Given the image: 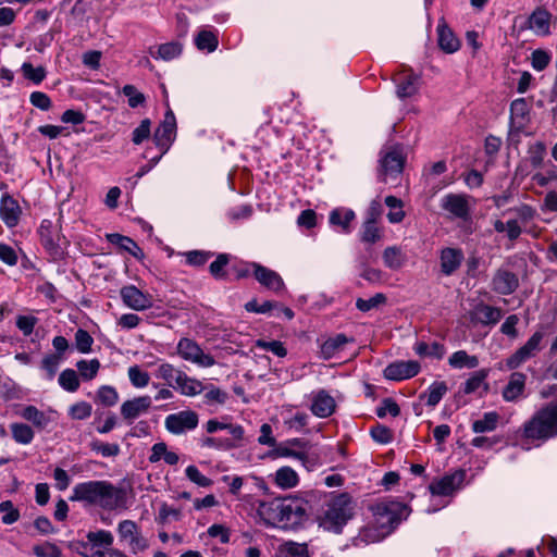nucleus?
<instances>
[{
    "mask_svg": "<svg viewBox=\"0 0 557 557\" xmlns=\"http://www.w3.org/2000/svg\"><path fill=\"white\" fill-rule=\"evenodd\" d=\"M308 503L301 498L287 497L270 503H261L258 513L265 524L271 527L293 528L307 518Z\"/></svg>",
    "mask_w": 557,
    "mask_h": 557,
    "instance_id": "f257e3e1",
    "label": "nucleus"
},
{
    "mask_svg": "<svg viewBox=\"0 0 557 557\" xmlns=\"http://www.w3.org/2000/svg\"><path fill=\"white\" fill-rule=\"evenodd\" d=\"M125 499V492L108 481L78 483L73 487V494L70 497L72 502H83L107 510H113L123 506Z\"/></svg>",
    "mask_w": 557,
    "mask_h": 557,
    "instance_id": "f03ea898",
    "label": "nucleus"
},
{
    "mask_svg": "<svg viewBox=\"0 0 557 557\" xmlns=\"http://www.w3.org/2000/svg\"><path fill=\"white\" fill-rule=\"evenodd\" d=\"M522 436L531 441H547L557 436V403L545 405L524 422Z\"/></svg>",
    "mask_w": 557,
    "mask_h": 557,
    "instance_id": "7ed1b4c3",
    "label": "nucleus"
},
{
    "mask_svg": "<svg viewBox=\"0 0 557 557\" xmlns=\"http://www.w3.org/2000/svg\"><path fill=\"white\" fill-rule=\"evenodd\" d=\"M354 510L355 504L348 493L332 494L320 518V524L326 530L339 533L343 527L352 518Z\"/></svg>",
    "mask_w": 557,
    "mask_h": 557,
    "instance_id": "20e7f679",
    "label": "nucleus"
},
{
    "mask_svg": "<svg viewBox=\"0 0 557 557\" xmlns=\"http://www.w3.org/2000/svg\"><path fill=\"white\" fill-rule=\"evenodd\" d=\"M374 517V527L379 530V536L389 534L407 511V506L393 500L380 502L371 507Z\"/></svg>",
    "mask_w": 557,
    "mask_h": 557,
    "instance_id": "39448f33",
    "label": "nucleus"
},
{
    "mask_svg": "<svg viewBox=\"0 0 557 557\" xmlns=\"http://www.w3.org/2000/svg\"><path fill=\"white\" fill-rule=\"evenodd\" d=\"M60 231V223L47 219L41 222L38 231L42 246L54 260L63 258L69 244Z\"/></svg>",
    "mask_w": 557,
    "mask_h": 557,
    "instance_id": "423d86ee",
    "label": "nucleus"
},
{
    "mask_svg": "<svg viewBox=\"0 0 557 557\" xmlns=\"http://www.w3.org/2000/svg\"><path fill=\"white\" fill-rule=\"evenodd\" d=\"M176 135V119L171 109H169L165 114L162 123L158 126L153 134V141L156 146L161 150L162 154H164L172 143L175 139Z\"/></svg>",
    "mask_w": 557,
    "mask_h": 557,
    "instance_id": "0eeeda50",
    "label": "nucleus"
},
{
    "mask_svg": "<svg viewBox=\"0 0 557 557\" xmlns=\"http://www.w3.org/2000/svg\"><path fill=\"white\" fill-rule=\"evenodd\" d=\"M177 352L184 360L194 362L200 367L208 368L215 363L211 355L205 354L199 345L189 338H182L178 342Z\"/></svg>",
    "mask_w": 557,
    "mask_h": 557,
    "instance_id": "6e6552de",
    "label": "nucleus"
},
{
    "mask_svg": "<svg viewBox=\"0 0 557 557\" xmlns=\"http://www.w3.org/2000/svg\"><path fill=\"white\" fill-rule=\"evenodd\" d=\"M466 478V471L458 469L453 473H448L438 480H434L429 490L433 495L450 496L460 488Z\"/></svg>",
    "mask_w": 557,
    "mask_h": 557,
    "instance_id": "1a4fd4ad",
    "label": "nucleus"
},
{
    "mask_svg": "<svg viewBox=\"0 0 557 557\" xmlns=\"http://www.w3.org/2000/svg\"><path fill=\"white\" fill-rule=\"evenodd\" d=\"M198 414L193 410H184L165 418V429L172 434H182L197 428Z\"/></svg>",
    "mask_w": 557,
    "mask_h": 557,
    "instance_id": "9d476101",
    "label": "nucleus"
},
{
    "mask_svg": "<svg viewBox=\"0 0 557 557\" xmlns=\"http://www.w3.org/2000/svg\"><path fill=\"white\" fill-rule=\"evenodd\" d=\"M380 178L385 182L387 176H396L403 172L405 157L399 148L393 147L382 156Z\"/></svg>",
    "mask_w": 557,
    "mask_h": 557,
    "instance_id": "9b49d317",
    "label": "nucleus"
},
{
    "mask_svg": "<svg viewBox=\"0 0 557 557\" xmlns=\"http://www.w3.org/2000/svg\"><path fill=\"white\" fill-rule=\"evenodd\" d=\"M420 371V363L416 360L395 361L384 369V376L392 381H403L416 376Z\"/></svg>",
    "mask_w": 557,
    "mask_h": 557,
    "instance_id": "f8f14e48",
    "label": "nucleus"
},
{
    "mask_svg": "<svg viewBox=\"0 0 557 557\" xmlns=\"http://www.w3.org/2000/svg\"><path fill=\"white\" fill-rule=\"evenodd\" d=\"M151 397L148 395L126 400L121 406V416L131 424L139 416L147 413L151 408Z\"/></svg>",
    "mask_w": 557,
    "mask_h": 557,
    "instance_id": "ddd939ff",
    "label": "nucleus"
},
{
    "mask_svg": "<svg viewBox=\"0 0 557 557\" xmlns=\"http://www.w3.org/2000/svg\"><path fill=\"white\" fill-rule=\"evenodd\" d=\"M121 297L127 307L137 311L148 309L152 306L151 296L143 293L134 285L122 287Z\"/></svg>",
    "mask_w": 557,
    "mask_h": 557,
    "instance_id": "4468645a",
    "label": "nucleus"
},
{
    "mask_svg": "<svg viewBox=\"0 0 557 557\" xmlns=\"http://www.w3.org/2000/svg\"><path fill=\"white\" fill-rule=\"evenodd\" d=\"M335 399L325 389H320L312 394L310 410L319 418H327L335 411Z\"/></svg>",
    "mask_w": 557,
    "mask_h": 557,
    "instance_id": "2eb2a0df",
    "label": "nucleus"
},
{
    "mask_svg": "<svg viewBox=\"0 0 557 557\" xmlns=\"http://www.w3.org/2000/svg\"><path fill=\"white\" fill-rule=\"evenodd\" d=\"M518 276L505 269L497 270L492 280L493 290L500 295H510L518 288Z\"/></svg>",
    "mask_w": 557,
    "mask_h": 557,
    "instance_id": "dca6fc26",
    "label": "nucleus"
},
{
    "mask_svg": "<svg viewBox=\"0 0 557 557\" xmlns=\"http://www.w3.org/2000/svg\"><path fill=\"white\" fill-rule=\"evenodd\" d=\"M256 280L264 287L278 292L283 289L284 282L282 277L273 270H270L259 263H251Z\"/></svg>",
    "mask_w": 557,
    "mask_h": 557,
    "instance_id": "f3484780",
    "label": "nucleus"
},
{
    "mask_svg": "<svg viewBox=\"0 0 557 557\" xmlns=\"http://www.w3.org/2000/svg\"><path fill=\"white\" fill-rule=\"evenodd\" d=\"M527 375L522 372L510 374L508 383L503 388L502 396L506 401H517L523 396L525 389Z\"/></svg>",
    "mask_w": 557,
    "mask_h": 557,
    "instance_id": "a211bd4d",
    "label": "nucleus"
},
{
    "mask_svg": "<svg viewBox=\"0 0 557 557\" xmlns=\"http://www.w3.org/2000/svg\"><path fill=\"white\" fill-rule=\"evenodd\" d=\"M21 215V208L15 199L11 196H3L0 205V216L9 227L17 225Z\"/></svg>",
    "mask_w": 557,
    "mask_h": 557,
    "instance_id": "6ab92c4d",
    "label": "nucleus"
},
{
    "mask_svg": "<svg viewBox=\"0 0 557 557\" xmlns=\"http://www.w3.org/2000/svg\"><path fill=\"white\" fill-rule=\"evenodd\" d=\"M442 208L457 218H466L469 213L468 201L462 195L449 194L445 196Z\"/></svg>",
    "mask_w": 557,
    "mask_h": 557,
    "instance_id": "aec40b11",
    "label": "nucleus"
},
{
    "mask_svg": "<svg viewBox=\"0 0 557 557\" xmlns=\"http://www.w3.org/2000/svg\"><path fill=\"white\" fill-rule=\"evenodd\" d=\"M462 251L455 248H445L441 252V269L445 275H451L461 264Z\"/></svg>",
    "mask_w": 557,
    "mask_h": 557,
    "instance_id": "412c9836",
    "label": "nucleus"
},
{
    "mask_svg": "<svg viewBox=\"0 0 557 557\" xmlns=\"http://www.w3.org/2000/svg\"><path fill=\"white\" fill-rule=\"evenodd\" d=\"M550 18L552 14L547 10L537 8L528 20L529 27L537 35L546 36L549 34Z\"/></svg>",
    "mask_w": 557,
    "mask_h": 557,
    "instance_id": "4be33fe9",
    "label": "nucleus"
},
{
    "mask_svg": "<svg viewBox=\"0 0 557 557\" xmlns=\"http://www.w3.org/2000/svg\"><path fill=\"white\" fill-rule=\"evenodd\" d=\"M437 36L438 46L444 52L454 53L459 49L460 41L444 22L437 26Z\"/></svg>",
    "mask_w": 557,
    "mask_h": 557,
    "instance_id": "5701e85b",
    "label": "nucleus"
},
{
    "mask_svg": "<svg viewBox=\"0 0 557 557\" xmlns=\"http://www.w3.org/2000/svg\"><path fill=\"white\" fill-rule=\"evenodd\" d=\"M176 388L185 396H196L200 394L205 386L202 383L194 377H189L185 372H181L176 377Z\"/></svg>",
    "mask_w": 557,
    "mask_h": 557,
    "instance_id": "b1692460",
    "label": "nucleus"
},
{
    "mask_svg": "<svg viewBox=\"0 0 557 557\" xmlns=\"http://www.w3.org/2000/svg\"><path fill=\"white\" fill-rule=\"evenodd\" d=\"M350 339L344 335V334H337L334 337L327 338L322 345H321V356L323 359L327 360L334 357L337 352L342 351L345 347V345Z\"/></svg>",
    "mask_w": 557,
    "mask_h": 557,
    "instance_id": "393cba45",
    "label": "nucleus"
},
{
    "mask_svg": "<svg viewBox=\"0 0 557 557\" xmlns=\"http://www.w3.org/2000/svg\"><path fill=\"white\" fill-rule=\"evenodd\" d=\"M183 47L177 41H171L166 44L159 45L157 50L153 48H149V53L154 59H161L163 61H171L177 58L182 53Z\"/></svg>",
    "mask_w": 557,
    "mask_h": 557,
    "instance_id": "a878e982",
    "label": "nucleus"
},
{
    "mask_svg": "<svg viewBox=\"0 0 557 557\" xmlns=\"http://www.w3.org/2000/svg\"><path fill=\"white\" fill-rule=\"evenodd\" d=\"M502 319V310L487 305H480L475 308L473 320L482 324H496Z\"/></svg>",
    "mask_w": 557,
    "mask_h": 557,
    "instance_id": "bb28decb",
    "label": "nucleus"
},
{
    "mask_svg": "<svg viewBox=\"0 0 557 557\" xmlns=\"http://www.w3.org/2000/svg\"><path fill=\"white\" fill-rule=\"evenodd\" d=\"M109 243L117 246L120 249L129 252L132 256L139 258L143 256V251L139 246L129 237L121 235L119 233H112L107 235Z\"/></svg>",
    "mask_w": 557,
    "mask_h": 557,
    "instance_id": "cd10ccee",
    "label": "nucleus"
},
{
    "mask_svg": "<svg viewBox=\"0 0 557 557\" xmlns=\"http://www.w3.org/2000/svg\"><path fill=\"white\" fill-rule=\"evenodd\" d=\"M383 261L385 267L391 270H399L407 261L406 255L400 247L389 246L383 251Z\"/></svg>",
    "mask_w": 557,
    "mask_h": 557,
    "instance_id": "c85d7f7f",
    "label": "nucleus"
},
{
    "mask_svg": "<svg viewBox=\"0 0 557 557\" xmlns=\"http://www.w3.org/2000/svg\"><path fill=\"white\" fill-rule=\"evenodd\" d=\"M161 458H163L164 461L171 466L176 465L180 460L178 455L174 451H169L166 444L163 442L156 443L152 446L151 455L149 456V461L151 463H156V462L160 461Z\"/></svg>",
    "mask_w": 557,
    "mask_h": 557,
    "instance_id": "c756f323",
    "label": "nucleus"
},
{
    "mask_svg": "<svg viewBox=\"0 0 557 557\" xmlns=\"http://www.w3.org/2000/svg\"><path fill=\"white\" fill-rule=\"evenodd\" d=\"M448 363L455 369H474L479 366V359L466 350H458L448 358Z\"/></svg>",
    "mask_w": 557,
    "mask_h": 557,
    "instance_id": "7c9ffc66",
    "label": "nucleus"
},
{
    "mask_svg": "<svg viewBox=\"0 0 557 557\" xmlns=\"http://www.w3.org/2000/svg\"><path fill=\"white\" fill-rule=\"evenodd\" d=\"M356 214L350 209H335L330 213V223L341 226L345 233L350 231V223Z\"/></svg>",
    "mask_w": 557,
    "mask_h": 557,
    "instance_id": "2f4dec72",
    "label": "nucleus"
},
{
    "mask_svg": "<svg viewBox=\"0 0 557 557\" xmlns=\"http://www.w3.org/2000/svg\"><path fill=\"white\" fill-rule=\"evenodd\" d=\"M385 205L389 208L387 220L389 223L396 224L403 222L406 216L404 211V202L395 196H387L384 200Z\"/></svg>",
    "mask_w": 557,
    "mask_h": 557,
    "instance_id": "473e14b6",
    "label": "nucleus"
},
{
    "mask_svg": "<svg viewBox=\"0 0 557 557\" xmlns=\"http://www.w3.org/2000/svg\"><path fill=\"white\" fill-rule=\"evenodd\" d=\"M13 440L22 445H28L34 440L35 433L33 429L25 423L14 422L10 424Z\"/></svg>",
    "mask_w": 557,
    "mask_h": 557,
    "instance_id": "72a5a7b5",
    "label": "nucleus"
},
{
    "mask_svg": "<svg viewBox=\"0 0 557 557\" xmlns=\"http://www.w3.org/2000/svg\"><path fill=\"white\" fill-rule=\"evenodd\" d=\"M419 76L410 74L403 77L397 84V96L401 99L414 96L418 92Z\"/></svg>",
    "mask_w": 557,
    "mask_h": 557,
    "instance_id": "f704fd0d",
    "label": "nucleus"
},
{
    "mask_svg": "<svg viewBox=\"0 0 557 557\" xmlns=\"http://www.w3.org/2000/svg\"><path fill=\"white\" fill-rule=\"evenodd\" d=\"M499 414L497 412H485L482 419L472 423V430L474 433L492 432L497 428Z\"/></svg>",
    "mask_w": 557,
    "mask_h": 557,
    "instance_id": "c9c22d12",
    "label": "nucleus"
},
{
    "mask_svg": "<svg viewBox=\"0 0 557 557\" xmlns=\"http://www.w3.org/2000/svg\"><path fill=\"white\" fill-rule=\"evenodd\" d=\"M21 417L29 422H32L38 429H45L49 423V418L45 414V412L40 411L35 406H26L21 411Z\"/></svg>",
    "mask_w": 557,
    "mask_h": 557,
    "instance_id": "e433bc0d",
    "label": "nucleus"
},
{
    "mask_svg": "<svg viewBox=\"0 0 557 557\" xmlns=\"http://www.w3.org/2000/svg\"><path fill=\"white\" fill-rule=\"evenodd\" d=\"M413 350L420 357H435L441 359L445 354V348L442 344L433 342L428 344L425 342L416 343Z\"/></svg>",
    "mask_w": 557,
    "mask_h": 557,
    "instance_id": "4c0bfd02",
    "label": "nucleus"
},
{
    "mask_svg": "<svg viewBox=\"0 0 557 557\" xmlns=\"http://www.w3.org/2000/svg\"><path fill=\"white\" fill-rule=\"evenodd\" d=\"M298 475L290 467H282L275 473V483L282 488H292L298 484Z\"/></svg>",
    "mask_w": 557,
    "mask_h": 557,
    "instance_id": "58836bf2",
    "label": "nucleus"
},
{
    "mask_svg": "<svg viewBox=\"0 0 557 557\" xmlns=\"http://www.w3.org/2000/svg\"><path fill=\"white\" fill-rule=\"evenodd\" d=\"M383 237L382 228L377 223L364 221L362 224L360 239L366 244H375Z\"/></svg>",
    "mask_w": 557,
    "mask_h": 557,
    "instance_id": "ea45409f",
    "label": "nucleus"
},
{
    "mask_svg": "<svg viewBox=\"0 0 557 557\" xmlns=\"http://www.w3.org/2000/svg\"><path fill=\"white\" fill-rule=\"evenodd\" d=\"M195 45L199 50L212 52L218 48V37L210 30H201L195 38Z\"/></svg>",
    "mask_w": 557,
    "mask_h": 557,
    "instance_id": "a19ab883",
    "label": "nucleus"
},
{
    "mask_svg": "<svg viewBox=\"0 0 557 557\" xmlns=\"http://www.w3.org/2000/svg\"><path fill=\"white\" fill-rule=\"evenodd\" d=\"M79 375L85 381H90L95 379L100 369V362L98 359L91 360H79L76 363Z\"/></svg>",
    "mask_w": 557,
    "mask_h": 557,
    "instance_id": "79ce46f5",
    "label": "nucleus"
},
{
    "mask_svg": "<svg viewBox=\"0 0 557 557\" xmlns=\"http://www.w3.org/2000/svg\"><path fill=\"white\" fill-rule=\"evenodd\" d=\"M59 384L67 392H76L79 388V379L73 369H65L59 376Z\"/></svg>",
    "mask_w": 557,
    "mask_h": 557,
    "instance_id": "37998d69",
    "label": "nucleus"
},
{
    "mask_svg": "<svg viewBox=\"0 0 557 557\" xmlns=\"http://www.w3.org/2000/svg\"><path fill=\"white\" fill-rule=\"evenodd\" d=\"M387 298L384 294L377 293L373 297L369 299L358 298L356 300V307L362 312H368L372 309L379 308L380 306L385 305Z\"/></svg>",
    "mask_w": 557,
    "mask_h": 557,
    "instance_id": "c03bdc74",
    "label": "nucleus"
},
{
    "mask_svg": "<svg viewBox=\"0 0 557 557\" xmlns=\"http://www.w3.org/2000/svg\"><path fill=\"white\" fill-rule=\"evenodd\" d=\"M97 400L106 407H111L119 401V394L114 387L103 385L97 392Z\"/></svg>",
    "mask_w": 557,
    "mask_h": 557,
    "instance_id": "a18cd8bd",
    "label": "nucleus"
},
{
    "mask_svg": "<svg viewBox=\"0 0 557 557\" xmlns=\"http://www.w3.org/2000/svg\"><path fill=\"white\" fill-rule=\"evenodd\" d=\"M280 557H310L306 544L286 543L280 549Z\"/></svg>",
    "mask_w": 557,
    "mask_h": 557,
    "instance_id": "49530a36",
    "label": "nucleus"
},
{
    "mask_svg": "<svg viewBox=\"0 0 557 557\" xmlns=\"http://www.w3.org/2000/svg\"><path fill=\"white\" fill-rule=\"evenodd\" d=\"M447 389L448 388L445 382H434L429 388V393L426 395V405L430 407L436 406L441 401L442 397L446 394Z\"/></svg>",
    "mask_w": 557,
    "mask_h": 557,
    "instance_id": "de8ad7c7",
    "label": "nucleus"
},
{
    "mask_svg": "<svg viewBox=\"0 0 557 557\" xmlns=\"http://www.w3.org/2000/svg\"><path fill=\"white\" fill-rule=\"evenodd\" d=\"M21 70L24 77L34 84H40L46 77V70L44 66L34 67L29 62L23 63Z\"/></svg>",
    "mask_w": 557,
    "mask_h": 557,
    "instance_id": "09e8293b",
    "label": "nucleus"
},
{
    "mask_svg": "<svg viewBox=\"0 0 557 557\" xmlns=\"http://www.w3.org/2000/svg\"><path fill=\"white\" fill-rule=\"evenodd\" d=\"M127 374L131 383L137 388L146 387L149 384V374L143 371L138 366L129 367Z\"/></svg>",
    "mask_w": 557,
    "mask_h": 557,
    "instance_id": "8fccbe9b",
    "label": "nucleus"
},
{
    "mask_svg": "<svg viewBox=\"0 0 557 557\" xmlns=\"http://www.w3.org/2000/svg\"><path fill=\"white\" fill-rule=\"evenodd\" d=\"M488 375V370L482 369L474 372L465 383V394H471L475 392L485 381Z\"/></svg>",
    "mask_w": 557,
    "mask_h": 557,
    "instance_id": "3c124183",
    "label": "nucleus"
},
{
    "mask_svg": "<svg viewBox=\"0 0 557 557\" xmlns=\"http://www.w3.org/2000/svg\"><path fill=\"white\" fill-rule=\"evenodd\" d=\"M92 407L87 401H78L69 409V414L75 420H85L91 416Z\"/></svg>",
    "mask_w": 557,
    "mask_h": 557,
    "instance_id": "603ef678",
    "label": "nucleus"
},
{
    "mask_svg": "<svg viewBox=\"0 0 557 557\" xmlns=\"http://www.w3.org/2000/svg\"><path fill=\"white\" fill-rule=\"evenodd\" d=\"M182 370L174 368L171 363H161L157 371L156 376L164 380L170 386H172V381H176L177 374L181 373Z\"/></svg>",
    "mask_w": 557,
    "mask_h": 557,
    "instance_id": "864d4df0",
    "label": "nucleus"
},
{
    "mask_svg": "<svg viewBox=\"0 0 557 557\" xmlns=\"http://www.w3.org/2000/svg\"><path fill=\"white\" fill-rule=\"evenodd\" d=\"M550 59H552V57L547 51H545L543 49H536L531 54L532 67L535 71L541 72L548 66Z\"/></svg>",
    "mask_w": 557,
    "mask_h": 557,
    "instance_id": "5fc2aeb1",
    "label": "nucleus"
},
{
    "mask_svg": "<svg viewBox=\"0 0 557 557\" xmlns=\"http://www.w3.org/2000/svg\"><path fill=\"white\" fill-rule=\"evenodd\" d=\"M92 343L94 339L87 331L83 329L76 331L75 345L78 351L83 354L89 352L91 350Z\"/></svg>",
    "mask_w": 557,
    "mask_h": 557,
    "instance_id": "6e6d98bb",
    "label": "nucleus"
},
{
    "mask_svg": "<svg viewBox=\"0 0 557 557\" xmlns=\"http://www.w3.org/2000/svg\"><path fill=\"white\" fill-rule=\"evenodd\" d=\"M86 537L88 542L94 545L111 546L113 543V535L106 530L90 531L87 533Z\"/></svg>",
    "mask_w": 557,
    "mask_h": 557,
    "instance_id": "4d7b16f0",
    "label": "nucleus"
},
{
    "mask_svg": "<svg viewBox=\"0 0 557 557\" xmlns=\"http://www.w3.org/2000/svg\"><path fill=\"white\" fill-rule=\"evenodd\" d=\"M33 552L37 557H61V549L53 543L46 542L35 545Z\"/></svg>",
    "mask_w": 557,
    "mask_h": 557,
    "instance_id": "13d9d810",
    "label": "nucleus"
},
{
    "mask_svg": "<svg viewBox=\"0 0 557 557\" xmlns=\"http://www.w3.org/2000/svg\"><path fill=\"white\" fill-rule=\"evenodd\" d=\"M0 512L5 513L2 517V522L4 524H12L20 519V511L13 506L11 500L0 503Z\"/></svg>",
    "mask_w": 557,
    "mask_h": 557,
    "instance_id": "bf43d9fd",
    "label": "nucleus"
},
{
    "mask_svg": "<svg viewBox=\"0 0 557 557\" xmlns=\"http://www.w3.org/2000/svg\"><path fill=\"white\" fill-rule=\"evenodd\" d=\"M530 107L524 98H518L510 104V115L512 120H524L529 114Z\"/></svg>",
    "mask_w": 557,
    "mask_h": 557,
    "instance_id": "052dcab7",
    "label": "nucleus"
},
{
    "mask_svg": "<svg viewBox=\"0 0 557 557\" xmlns=\"http://www.w3.org/2000/svg\"><path fill=\"white\" fill-rule=\"evenodd\" d=\"M90 447L92 450L100 453L103 457H114L120 454V446L117 444L94 441L90 443Z\"/></svg>",
    "mask_w": 557,
    "mask_h": 557,
    "instance_id": "680f3d73",
    "label": "nucleus"
},
{
    "mask_svg": "<svg viewBox=\"0 0 557 557\" xmlns=\"http://www.w3.org/2000/svg\"><path fill=\"white\" fill-rule=\"evenodd\" d=\"M117 532L122 540L129 541L136 534H138L140 531H139V528L136 524V522H134L132 520H123L119 523Z\"/></svg>",
    "mask_w": 557,
    "mask_h": 557,
    "instance_id": "e2e57ef3",
    "label": "nucleus"
},
{
    "mask_svg": "<svg viewBox=\"0 0 557 557\" xmlns=\"http://www.w3.org/2000/svg\"><path fill=\"white\" fill-rule=\"evenodd\" d=\"M123 94L128 99V106L131 108H137L143 104L146 100L143 92L138 91L137 88L133 85H125L123 87Z\"/></svg>",
    "mask_w": 557,
    "mask_h": 557,
    "instance_id": "0e129e2a",
    "label": "nucleus"
},
{
    "mask_svg": "<svg viewBox=\"0 0 557 557\" xmlns=\"http://www.w3.org/2000/svg\"><path fill=\"white\" fill-rule=\"evenodd\" d=\"M185 472L186 476L198 486L207 487L212 484V480L203 475L196 466H188Z\"/></svg>",
    "mask_w": 557,
    "mask_h": 557,
    "instance_id": "69168bd1",
    "label": "nucleus"
},
{
    "mask_svg": "<svg viewBox=\"0 0 557 557\" xmlns=\"http://www.w3.org/2000/svg\"><path fill=\"white\" fill-rule=\"evenodd\" d=\"M151 122L149 119H145L140 122L139 126L133 131L132 141L135 145H140L150 136Z\"/></svg>",
    "mask_w": 557,
    "mask_h": 557,
    "instance_id": "338daca9",
    "label": "nucleus"
},
{
    "mask_svg": "<svg viewBox=\"0 0 557 557\" xmlns=\"http://www.w3.org/2000/svg\"><path fill=\"white\" fill-rule=\"evenodd\" d=\"M530 162L533 166L537 168L543 163L546 153V146L542 141H537L529 149Z\"/></svg>",
    "mask_w": 557,
    "mask_h": 557,
    "instance_id": "774afa93",
    "label": "nucleus"
}]
</instances>
